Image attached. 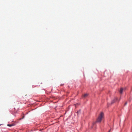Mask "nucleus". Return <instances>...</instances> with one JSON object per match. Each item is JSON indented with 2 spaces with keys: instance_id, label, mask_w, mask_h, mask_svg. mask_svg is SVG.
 <instances>
[{
  "instance_id": "obj_3",
  "label": "nucleus",
  "mask_w": 132,
  "mask_h": 132,
  "mask_svg": "<svg viewBox=\"0 0 132 132\" xmlns=\"http://www.w3.org/2000/svg\"><path fill=\"white\" fill-rule=\"evenodd\" d=\"M123 89L122 88H120V94H122L123 91Z\"/></svg>"
},
{
  "instance_id": "obj_9",
  "label": "nucleus",
  "mask_w": 132,
  "mask_h": 132,
  "mask_svg": "<svg viewBox=\"0 0 132 132\" xmlns=\"http://www.w3.org/2000/svg\"><path fill=\"white\" fill-rule=\"evenodd\" d=\"M127 104V102H126L125 103V105H126Z\"/></svg>"
},
{
  "instance_id": "obj_8",
  "label": "nucleus",
  "mask_w": 132,
  "mask_h": 132,
  "mask_svg": "<svg viewBox=\"0 0 132 132\" xmlns=\"http://www.w3.org/2000/svg\"><path fill=\"white\" fill-rule=\"evenodd\" d=\"M95 122H94L93 123V126H94L95 124Z\"/></svg>"
},
{
  "instance_id": "obj_11",
  "label": "nucleus",
  "mask_w": 132,
  "mask_h": 132,
  "mask_svg": "<svg viewBox=\"0 0 132 132\" xmlns=\"http://www.w3.org/2000/svg\"><path fill=\"white\" fill-rule=\"evenodd\" d=\"M120 99L118 101H119V100H120Z\"/></svg>"
},
{
  "instance_id": "obj_2",
  "label": "nucleus",
  "mask_w": 132,
  "mask_h": 132,
  "mask_svg": "<svg viewBox=\"0 0 132 132\" xmlns=\"http://www.w3.org/2000/svg\"><path fill=\"white\" fill-rule=\"evenodd\" d=\"M118 100L117 98L115 97L114 98V99L112 101L111 103L112 104L114 103L116 101Z\"/></svg>"
},
{
  "instance_id": "obj_5",
  "label": "nucleus",
  "mask_w": 132,
  "mask_h": 132,
  "mask_svg": "<svg viewBox=\"0 0 132 132\" xmlns=\"http://www.w3.org/2000/svg\"><path fill=\"white\" fill-rule=\"evenodd\" d=\"M7 125L11 127V126H13V124H8Z\"/></svg>"
},
{
  "instance_id": "obj_6",
  "label": "nucleus",
  "mask_w": 132,
  "mask_h": 132,
  "mask_svg": "<svg viewBox=\"0 0 132 132\" xmlns=\"http://www.w3.org/2000/svg\"><path fill=\"white\" fill-rule=\"evenodd\" d=\"M24 117V116H23L22 117V118H20V120H21L23 119Z\"/></svg>"
},
{
  "instance_id": "obj_4",
  "label": "nucleus",
  "mask_w": 132,
  "mask_h": 132,
  "mask_svg": "<svg viewBox=\"0 0 132 132\" xmlns=\"http://www.w3.org/2000/svg\"><path fill=\"white\" fill-rule=\"evenodd\" d=\"M88 95L87 94H85L83 95V97L84 98H86L87 96Z\"/></svg>"
},
{
  "instance_id": "obj_10",
  "label": "nucleus",
  "mask_w": 132,
  "mask_h": 132,
  "mask_svg": "<svg viewBox=\"0 0 132 132\" xmlns=\"http://www.w3.org/2000/svg\"><path fill=\"white\" fill-rule=\"evenodd\" d=\"M110 130H109V131L108 132H110Z\"/></svg>"
},
{
  "instance_id": "obj_1",
  "label": "nucleus",
  "mask_w": 132,
  "mask_h": 132,
  "mask_svg": "<svg viewBox=\"0 0 132 132\" xmlns=\"http://www.w3.org/2000/svg\"><path fill=\"white\" fill-rule=\"evenodd\" d=\"M104 113L103 112H101L98 118L97 119L96 121V122H100L103 118Z\"/></svg>"
},
{
  "instance_id": "obj_7",
  "label": "nucleus",
  "mask_w": 132,
  "mask_h": 132,
  "mask_svg": "<svg viewBox=\"0 0 132 132\" xmlns=\"http://www.w3.org/2000/svg\"><path fill=\"white\" fill-rule=\"evenodd\" d=\"M80 112V111L79 110V111H77V113H78Z\"/></svg>"
}]
</instances>
